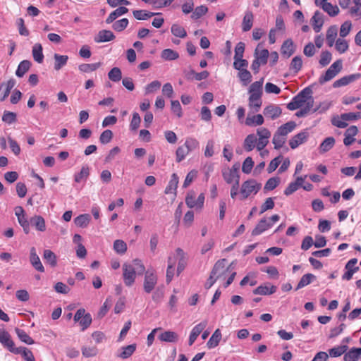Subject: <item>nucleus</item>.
Wrapping results in <instances>:
<instances>
[{"label":"nucleus","instance_id":"f257e3e1","mask_svg":"<svg viewBox=\"0 0 361 361\" xmlns=\"http://www.w3.org/2000/svg\"><path fill=\"white\" fill-rule=\"evenodd\" d=\"M312 94V89L310 87H305L292 99L291 102L287 104V108L293 111L302 107L311 97Z\"/></svg>","mask_w":361,"mask_h":361},{"label":"nucleus","instance_id":"f03ea898","mask_svg":"<svg viewBox=\"0 0 361 361\" xmlns=\"http://www.w3.org/2000/svg\"><path fill=\"white\" fill-rule=\"evenodd\" d=\"M261 183H257L255 179H249L245 181L240 188L241 200L247 198L252 192L256 194L261 189Z\"/></svg>","mask_w":361,"mask_h":361},{"label":"nucleus","instance_id":"7ed1b4c3","mask_svg":"<svg viewBox=\"0 0 361 361\" xmlns=\"http://www.w3.org/2000/svg\"><path fill=\"white\" fill-rule=\"evenodd\" d=\"M341 69L342 61L340 59L336 61L330 66L325 74L319 78V83L324 84V82L331 80L341 71Z\"/></svg>","mask_w":361,"mask_h":361},{"label":"nucleus","instance_id":"20e7f679","mask_svg":"<svg viewBox=\"0 0 361 361\" xmlns=\"http://www.w3.org/2000/svg\"><path fill=\"white\" fill-rule=\"evenodd\" d=\"M157 276L154 271L147 270L145 272V279L143 288L145 293H150L155 288L157 283Z\"/></svg>","mask_w":361,"mask_h":361},{"label":"nucleus","instance_id":"39448f33","mask_svg":"<svg viewBox=\"0 0 361 361\" xmlns=\"http://www.w3.org/2000/svg\"><path fill=\"white\" fill-rule=\"evenodd\" d=\"M137 274L133 265L129 264L123 265V278L126 286L130 287L135 283Z\"/></svg>","mask_w":361,"mask_h":361},{"label":"nucleus","instance_id":"423d86ee","mask_svg":"<svg viewBox=\"0 0 361 361\" xmlns=\"http://www.w3.org/2000/svg\"><path fill=\"white\" fill-rule=\"evenodd\" d=\"M226 259H219L215 263V264L211 271V274L216 280L224 278V275L228 271L231 265L228 267H226Z\"/></svg>","mask_w":361,"mask_h":361},{"label":"nucleus","instance_id":"0eeeda50","mask_svg":"<svg viewBox=\"0 0 361 361\" xmlns=\"http://www.w3.org/2000/svg\"><path fill=\"white\" fill-rule=\"evenodd\" d=\"M0 343L11 353H19L15 348V343L11 339L9 333L4 329H0Z\"/></svg>","mask_w":361,"mask_h":361},{"label":"nucleus","instance_id":"6e6552de","mask_svg":"<svg viewBox=\"0 0 361 361\" xmlns=\"http://www.w3.org/2000/svg\"><path fill=\"white\" fill-rule=\"evenodd\" d=\"M277 290L276 286L271 285L270 283H264L253 290L255 295H267L274 293Z\"/></svg>","mask_w":361,"mask_h":361},{"label":"nucleus","instance_id":"1a4fd4ad","mask_svg":"<svg viewBox=\"0 0 361 361\" xmlns=\"http://www.w3.org/2000/svg\"><path fill=\"white\" fill-rule=\"evenodd\" d=\"M207 326V321L204 320L193 327L189 337V345H192L194 343L198 336L202 332V331L206 328Z\"/></svg>","mask_w":361,"mask_h":361},{"label":"nucleus","instance_id":"9d476101","mask_svg":"<svg viewBox=\"0 0 361 361\" xmlns=\"http://www.w3.org/2000/svg\"><path fill=\"white\" fill-rule=\"evenodd\" d=\"M308 133L306 130L302 131L297 135H294L289 140V145L291 149L297 148L300 145L305 142L308 137Z\"/></svg>","mask_w":361,"mask_h":361},{"label":"nucleus","instance_id":"9b49d317","mask_svg":"<svg viewBox=\"0 0 361 361\" xmlns=\"http://www.w3.org/2000/svg\"><path fill=\"white\" fill-rule=\"evenodd\" d=\"M360 78H361V73H355V74L346 75V76H344V77L336 80L333 84V87L336 88V87H342V86H345Z\"/></svg>","mask_w":361,"mask_h":361},{"label":"nucleus","instance_id":"f8f14e48","mask_svg":"<svg viewBox=\"0 0 361 361\" xmlns=\"http://www.w3.org/2000/svg\"><path fill=\"white\" fill-rule=\"evenodd\" d=\"M282 113V109L276 105L269 104L264 109L263 114L265 116L271 118L272 120L279 117Z\"/></svg>","mask_w":361,"mask_h":361},{"label":"nucleus","instance_id":"ddd939ff","mask_svg":"<svg viewBox=\"0 0 361 361\" xmlns=\"http://www.w3.org/2000/svg\"><path fill=\"white\" fill-rule=\"evenodd\" d=\"M30 262L32 266L38 271L44 272V268L42 265L39 256L36 253V250L34 247L30 249Z\"/></svg>","mask_w":361,"mask_h":361},{"label":"nucleus","instance_id":"4468645a","mask_svg":"<svg viewBox=\"0 0 361 361\" xmlns=\"http://www.w3.org/2000/svg\"><path fill=\"white\" fill-rule=\"evenodd\" d=\"M116 38L114 34L107 30H100L97 35L94 37V40L97 43L106 42L114 40Z\"/></svg>","mask_w":361,"mask_h":361},{"label":"nucleus","instance_id":"2eb2a0df","mask_svg":"<svg viewBox=\"0 0 361 361\" xmlns=\"http://www.w3.org/2000/svg\"><path fill=\"white\" fill-rule=\"evenodd\" d=\"M34 226L37 231L44 232L46 230L44 219L40 215H34L30 219V226Z\"/></svg>","mask_w":361,"mask_h":361},{"label":"nucleus","instance_id":"dca6fc26","mask_svg":"<svg viewBox=\"0 0 361 361\" xmlns=\"http://www.w3.org/2000/svg\"><path fill=\"white\" fill-rule=\"evenodd\" d=\"M281 54L286 58H289L295 52L293 42L291 39L285 40L281 46Z\"/></svg>","mask_w":361,"mask_h":361},{"label":"nucleus","instance_id":"f3484780","mask_svg":"<svg viewBox=\"0 0 361 361\" xmlns=\"http://www.w3.org/2000/svg\"><path fill=\"white\" fill-rule=\"evenodd\" d=\"M311 21L314 30L316 32H320L324 24L323 15L317 11L312 16Z\"/></svg>","mask_w":361,"mask_h":361},{"label":"nucleus","instance_id":"a211bd4d","mask_svg":"<svg viewBox=\"0 0 361 361\" xmlns=\"http://www.w3.org/2000/svg\"><path fill=\"white\" fill-rule=\"evenodd\" d=\"M209 73L207 71H204L200 73H196L194 70H190L185 72V76L188 80L195 79L196 80H202L208 78Z\"/></svg>","mask_w":361,"mask_h":361},{"label":"nucleus","instance_id":"6ab92c4d","mask_svg":"<svg viewBox=\"0 0 361 361\" xmlns=\"http://www.w3.org/2000/svg\"><path fill=\"white\" fill-rule=\"evenodd\" d=\"M272 224L268 223L266 219H261L252 231V235H258L271 227Z\"/></svg>","mask_w":361,"mask_h":361},{"label":"nucleus","instance_id":"aec40b11","mask_svg":"<svg viewBox=\"0 0 361 361\" xmlns=\"http://www.w3.org/2000/svg\"><path fill=\"white\" fill-rule=\"evenodd\" d=\"M296 127V123L295 121H288L286 123L281 126L276 130V133L282 135L283 137H286V135L292 132Z\"/></svg>","mask_w":361,"mask_h":361},{"label":"nucleus","instance_id":"412c9836","mask_svg":"<svg viewBox=\"0 0 361 361\" xmlns=\"http://www.w3.org/2000/svg\"><path fill=\"white\" fill-rule=\"evenodd\" d=\"M361 355V348H353L345 353L344 361H357Z\"/></svg>","mask_w":361,"mask_h":361},{"label":"nucleus","instance_id":"4be33fe9","mask_svg":"<svg viewBox=\"0 0 361 361\" xmlns=\"http://www.w3.org/2000/svg\"><path fill=\"white\" fill-rule=\"evenodd\" d=\"M178 184V177L176 173H173L171 175V178L169 183V185L165 189L164 192L166 194L173 193L174 195H176V189Z\"/></svg>","mask_w":361,"mask_h":361},{"label":"nucleus","instance_id":"5701e85b","mask_svg":"<svg viewBox=\"0 0 361 361\" xmlns=\"http://www.w3.org/2000/svg\"><path fill=\"white\" fill-rule=\"evenodd\" d=\"M128 9L126 7L121 6L116 8L115 11L111 12L108 18L106 19V23L110 24L113 23L118 16L126 14L128 13Z\"/></svg>","mask_w":361,"mask_h":361},{"label":"nucleus","instance_id":"b1692460","mask_svg":"<svg viewBox=\"0 0 361 361\" xmlns=\"http://www.w3.org/2000/svg\"><path fill=\"white\" fill-rule=\"evenodd\" d=\"M32 54L33 59L39 63L43 62L44 55L42 53V46L39 43H36L32 47Z\"/></svg>","mask_w":361,"mask_h":361},{"label":"nucleus","instance_id":"393cba45","mask_svg":"<svg viewBox=\"0 0 361 361\" xmlns=\"http://www.w3.org/2000/svg\"><path fill=\"white\" fill-rule=\"evenodd\" d=\"M178 334L171 331H166L159 336V339L164 342L175 343L178 341Z\"/></svg>","mask_w":361,"mask_h":361},{"label":"nucleus","instance_id":"a878e982","mask_svg":"<svg viewBox=\"0 0 361 361\" xmlns=\"http://www.w3.org/2000/svg\"><path fill=\"white\" fill-rule=\"evenodd\" d=\"M253 25V14L251 11H247L244 16L242 29L244 32L249 31Z\"/></svg>","mask_w":361,"mask_h":361},{"label":"nucleus","instance_id":"bb28decb","mask_svg":"<svg viewBox=\"0 0 361 361\" xmlns=\"http://www.w3.org/2000/svg\"><path fill=\"white\" fill-rule=\"evenodd\" d=\"M338 29L336 25L330 26L326 31V42L329 47H332L335 43L337 37Z\"/></svg>","mask_w":361,"mask_h":361},{"label":"nucleus","instance_id":"cd10ccee","mask_svg":"<svg viewBox=\"0 0 361 361\" xmlns=\"http://www.w3.org/2000/svg\"><path fill=\"white\" fill-rule=\"evenodd\" d=\"M221 339V331L217 329L215 330V331L213 333L210 338L209 339L207 345L209 348H213L216 347L220 341Z\"/></svg>","mask_w":361,"mask_h":361},{"label":"nucleus","instance_id":"c85d7f7f","mask_svg":"<svg viewBox=\"0 0 361 361\" xmlns=\"http://www.w3.org/2000/svg\"><path fill=\"white\" fill-rule=\"evenodd\" d=\"M31 65V62L28 60L22 61L18 66V68L16 71V75L18 78H22L25 74V73L29 71Z\"/></svg>","mask_w":361,"mask_h":361},{"label":"nucleus","instance_id":"c756f323","mask_svg":"<svg viewBox=\"0 0 361 361\" xmlns=\"http://www.w3.org/2000/svg\"><path fill=\"white\" fill-rule=\"evenodd\" d=\"M257 143V137L254 134L248 135L244 140V148L247 152L252 151Z\"/></svg>","mask_w":361,"mask_h":361},{"label":"nucleus","instance_id":"7c9ffc66","mask_svg":"<svg viewBox=\"0 0 361 361\" xmlns=\"http://www.w3.org/2000/svg\"><path fill=\"white\" fill-rule=\"evenodd\" d=\"M316 279V276L312 274H306L302 276L299 283H298L295 290H298L312 283L313 280Z\"/></svg>","mask_w":361,"mask_h":361},{"label":"nucleus","instance_id":"2f4dec72","mask_svg":"<svg viewBox=\"0 0 361 361\" xmlns=\"http://www.w3.org/2000/svg\"><path fill=\"white\" fill-rule=\"evenodd\" d=\"M91 217L89 214H80L74 219L75 224L80 228H85L90 221Z\"/></svg>","mask_w":361,"mask_h":361},{"label":"nucleus","instance_id":"473e14b6","mask_svg":"<svg viewBox=\"0 0 361 361\" xmlns=\"http://www.w3.org/2000/svg\"><path fill=\"white\" fill-rule=\"evenodd\" d=\"M258 46H259V44ZM258 47H257L255 51V59H258L262 65H264L267 63V59L269 55V51L264 49L259 51Z\"/></svg>","mask_w":361,"mask_h":361},{"label":"nucleus","instance_id":"72a5a7b5","mask_svg":"<svg viewBox=\"0 0 361 361\" xmlns=\"http://www.w3.org/2000/svg\"><path fill=\"white\" fill-rule=\"evenodd\" d=\"M15 331L22 342L28 345H31L35 343L34 340L24 330L16 328Z\"/></svg>","mask_w":361,"mask_h":361},{"label":"nucleus","instance_id":"f704fd0d","mask_svg":"<svg viewBox=\"0 0 361 361\" xmlns=\"http://www.w3.org/2000/svg\"><path fill=\"white\" fill-rule=\"evenodd\" d=\"M260 95L258 94H251L249 97V106L250 107H254L255 109V111H258L262 106V100Z\"/></svg>","mask_w":361,"mask_h":361},{"label":"nucleus","instance_id":"c9c22d12","mask_svg":"<svg viewBox=\"0 0 361 361\" xmlns=\"http://www.w3.org/2000/svg\"><path fill=\"white\" fill-rule=\"evenodd\" d=\"M136 350V344L133 343L128 345L121 348V353L118 355V357L122 359H127L130 357Z\"/></svg>","mask_w":361,"mask_h":361},{"label":"nucleus","instance_id":"e433bc0d","mask_svg":"<svg viewBox=\"0 0 361 361\" xmlns=\"http://www.w3.org/2000/svg\"><path fill=\"white\" fill-rule=\"evenodd\" d=\"M54 58L55 60L54 69L56 71L60 70L63 66H65L68 59V56L59 55L58 54H55Z\"/></svg>","mask_w":361,"mask_h":361},{"label":"nucleus","instance_id":"4c0bfd02","mask_svg":"<svg viewBox=\"0 0 361 361\" xmlns=\"http://www.w3.org/2000/svg\"><path fill=\"white\" fill-rule=\"evenodd\" d=\"M264 123V118L261 114H257L252 117L247 116L245 124L248 126H260Z\"/></svg>","mask_w":361,"mask_h":361},{"label":"nucleus","instance_id":"58836bf2","mask_svg":"<svg viewBox=\"0 0 361 361\" xmlns=\"http://www.w3.org/2000/svg\"><path fill=\"white\" fill-rule=\"evenodd\" d=\"M43 257L51 267H55L56 266V256L51 250H45L44 251Z\"/></svg>","mask_w":361,"mask_h":361},{"label":"nucleus","instance_id":"ea45409f","mask_svg":"<svg viewBox=\"0 0 361 361\" xmlns=\"http://www.w3.org/2000/svg\"><path fill=\"white\" fill-rule=\"evenodd\" d=\"M238 76L244 86H247L252 81V75L247 69L240 70Z\"/></svg>","mask_w":361,"mask_h":361},{"label":"nucleus","instance_id":"a19ab883","mask_svg":"<svg viewBox=\"0 0 361 361\" xmlns=\"http://www.w3.org/2000/svg\"><path fill=\"white\" fill-rule=\"evenodd\" d=\"M335 144V139L333 137H328L321 143L319 149L321 152L329 151Z\"/></svg>","mask_w":361,"mask_h":361},{"label":"nucleus","instance_id":"79ce46f5","mask_svg":"<svg viewBox=\"0 0 361 361\" xmlns=\"http://www.w3.org/2000/svg\"><path fill=\"white\" fill-rule=\"evenodd\" d=\"M161 56L166 61H173L177 59L179 57V54L173 49H166L161 51Z\"/></svg>","mask_w":361,"mask_h":361},{"label":"nucleus","instance_id":"37998d69","mask_svg":"<svg viewBox=\"0 0 361 361\" xmlns=\"http://www.w3.org/2000/svg\"><path fill=\"white\" fill-rule=\"evenodd\" d=\"M133 16L140 20H147L156 15L155 13L147 11L145 10H135L133 11Z\"/></svg>","mask_w":361,"mask_h":361},{"label":"nucleus","instance_id":"c03bdc74","mask_svg":"<svg viewBox=\"0 0 361 361\" xmlns=\"http://www.w3.org/2000/svg\"><path fill=\"white\" fill-rule=\"evenodd\" d=\"M264 82V78H262L259 80L253 82L250 87L249 92L251 94H258V95L262 96V85Z\"/></svg>","mask_w":361,"mask_h":361},{"label":"nucleus","instance_id":"a18cd8bd","mask_svg":"<svg viewBox=\"0 0 361 361\" xmlns=\"http://www.w3.org/2000/svg\"><path fill=\"white\" fill-rule=\"evenodd\" d=\"M175 259L169 257L168 259V267L166 270V283H169L174 276Z\"/></svg>","mask_w":361,"mask_h":361},{"label":"nucleus","instance_id":"49530a36","mask_svg":"<svg viewBox=\"0 0 361 361\" xmlns=\"http://www.w3.org/2000/svg\"><path fill=\"white\" fill-rule=\"evenodd\" d=\"M100 66V62L95 63H82L79 65L78 69L82 73H90L96 71Z\"/></svg>","mask_w":361,"mask_h":361},{"label":"nucleus","instance_id":"de8ad7c7","mask_svg":"<svg viewBox=\"0 0 361 361\" xmlns=\"http://www.w3.org/2000/svg\"><path fill=\"white\" fill-rule=\"evenodd\" d=\"M171 31L174 36L180 38H184L187 36V32L185 28L178 24H173Z\"/></svg>","mask_w":361,"mask_h":361},{"label":"nucleus","instance_id":"09e8293b","mask_svg":"<svg viewBox=\"0 0 361 361\" xmlns=\"http://www.w3.org/2000/svg\"><path fill=\"white\" fill-rule=\"evenodd\" d=\"M82 355L85 357H95L98 354V348L97 346H82L81 348Z\"/></svg>","mask_w":361,"mask_h":361},{"label":"nucleus","instance_id":"8fccbe9b","mask_svg":"<svg viewBox=\"0 0 361 361\" xmlns=\"http://www.w3.org/2000/svg\"><path fill=\"white\" fill-rule=\"evenodd\" d=\"M208 11V8L204 5L197 6L191 15V18L197 20L205 15Z\"/></svg>","mask_w":361,"mask_h":361},{"label":"nucleus","instance_id":"3c124183","mask_svg":"<svg viewBox=\"0 0 361 361\" xmlns=\"http://www.w3.org/2000/svg\"><path fill=\"white\" fill-rule=\"evenodd\" d=\"M90 175V169L87 166H83L78 173H76L74 180L77 183L86 180Z\"/></svg>","mask_w":361,"mask_h":361},{"label":"nucleus","instance_id":"603ef678","mask_svg":"<svg viewBox=\"0 0 361 361\" xmlns=\"http://www.w3.org/2000/svg\"><path fill=\"white\" fill-rule=\"evenodd\" d=\"M302 66V61L301 56H296L293 58L290 64V70L294 71L295 73H297L300 71Z\"/></svg>","mask_w":361,"mask_h":361},{"label":"nucleus","instance_id":"864d4df0","mask_svg":"<svg viewBox=\"0 0 361 361\" xmlns=\"http://www.w3.org/2000/svg\"><path fill=\"white\" fill-rule=\"evenodd\" d=\"M348 346L345 345L334 347L329 350V356L332 357H337L345 353Z\"/></svg>","mask_w":361,"mask_h":361},{"label":"nucleus","instance_id":"5fc2aeb1","mask_svg":"<svg viewBox=\"0 0 361 361\" xmlns=\"http://www.w3.org/2000/svg\"><path fill=\"white\" fill-rule=\"evenodd\" d=\"M322 8L330 16H336L339 13V8L337 6H333L331 3L324 4Z\"/></svg>","mask_w":361,"mask_h":361},{"label":"nucleus","instance_id":"6e6d98bb","mask_svg":"<svg viewBox=\"0 0 361 361\" xmlns=\"http://www.w3.org/2000/svg\"><path fill=\"white\" fill-rule=\"evenodd\" d=\"M286 141V137H283L278 133H275L272 139V142L274 145V149H279L283 147Z\"/></svg>","mask_w":361,"mask_h":361},{"label":"nucleus","instance_id":"4d7b16f0","mask_svg":"<svg viewBox=\"0 0 361 361\" xmlns=\"http://www.w3.org/2000/svg\"><path fill=\"white\" fill-rule=\"evenodd\" d=\"M222 176L224 177V180L228 184H231L236 181V180L240 179L239 175H235L230 170L227 169L223 171Z\"/></svg>","mask_w":361,"mask_h":361},{"label":"nucleus","instance_id":"13d9d810","mask_svg":"<svg viewBox=\"0 0 361 361\" xmlns=\"http://www.w3.org/2000/svg\"><path fill=\"white\" fill-rule=\"evenodd\" d=\"M109 78L113 82H118L122 78V73L119 68H113L108 73Z\"/></svg>","mask_w":361,"mask_h":361},{"label":"nucleus","instance_id":"bf43d9fd","mask_svg":"<svg viewBox=\"0 0 361 361\" xmlns=\"http://www.w3.org/2000/svg\"><path fill=\"white\" fill-rule=\"evenodd\" d=\"M114 249L118 254H124L127 250V245L122 240H116L114 243Z\"/></svg>","mask_w":361,"mask_h":361},{"label":"nucleus","instance_id":"052dcab7","mask_svg":"<svg viewBox=\"0 0 361 361\" xmlns=\"http://www.w3.org/2000/svg\"><path fill=\"white\" fill-rule=\"evenodd\" d=\"M128 25V20L127 18H123L114 23L112 28L117 32H121L126 28Z\"/></svg>","mask_w":361,"mask_h":361},{"label":"nucleus","instance_id":"680f3d73","mask_svg":"<svg viewBox=\"0 0 361 361\" xmlns=\"http://www.w3.org/2000/svg\"><path fill=\"white\" fill-rule=\"evenodd\" d=\"M280 183V178L279 177L270 178L266 183L264 190H273L275 189Z\"/></svg>","mask_w":361,"mask_h":361},{"label":"nucleus","instance_id":"e2e57ef3","mask_svg":"<svg viewBox=\"0 0 361 361\" xmlns=\"http://www.w3.org/2000/svg\"><path fill=\"white\" fill-rule=\"evenodd\" d=\"M335 47L339 53L343 54L348 49V44L346 40L338 38L336 41Z\"/></svg>","mask_w":361,"mask_h":361},{"label":"nucleus","instance_id":"0e129e2a","mask_svg":"<svg viewBox=\"0 0 361 361\" xmlns=\"http://www.w3.org/2000/svg\"><path fill=\"white\" fill-rule=\"evenodd\" d=\"M18 221L19 224L23 227V231L25 234H28L30 231V219L27 220L25 214L18 216Z\"/></svg>","mask_w":361,"mask_h":361},{"label":"nucleus","instance_id":"69168bd1","mask_svg":"<svg viewBox=\"0 0 361 361\" xmlns=\"http://www.w3.org/2000/svg\"><path fill=\"white\" fill-rule=\"evenodd\" d=\"M17 115L14 112L5 111L2 116V121L8 124L13 123L16 121Z\"/></svg>","mask_w":361,"mask_h":361},{"label":"nucleus","instance_id":"338daca9","mask_svg":"<svg viewBox=\"0 0 361 361\" xmlns=\"http://www.w3.org/2000/svg\"><path fill=\"white\" fill-rule=\"evenodd\" d=\"M253 166H254V161H253L252 159L250 157H247L243 163V166H242L243 172L246 174H249L251 172V171L253 168Z\"/></svg>","mask_w":361,"mask_h":361},{"label":"nucleus","instance_id":"774afa93","mask_svg":"<svg viewBox=\"0 0 361 361\" xmlns=\"http://www.w3.org/2000/svg\"><path fill=\"white\" fill-rule=\"evenodd\" d=\"M331 54L329 51H322L320 55L319 64L322 66H327L331 61Z\"/></svg>","mask_w":361,"mask_h":361}]
</instances>
